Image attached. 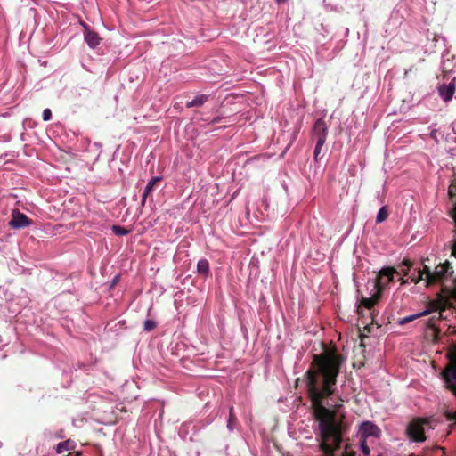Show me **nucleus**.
<instances>
[{
	"mask_svg": "<svg viewBox=\"0 0 456 456\" xmlns=\"http://www.w3.org/2000/svg\"><path fill=\"white\" fill-rule=\"evenodd\" d=\"M344 361L345 358L335 351L314 354L310 367L304 375L311 408L319 423V448L322 452H331L330 442L340 447L342 436L346 430L343 417L338 418L341 404L337 403L331 408L324 405V401L335 394L338 376Z\"/></svg>",
	"mask_w": 456,
	"mask_h": 456,
	"instance_id": "1",
	"label": "nucleus"
},
{
	"mask_svg": "<svg viewBox=\"0 0 456 456\" xmlns=\"http://www.w3.org/2000/svg\"><path fill=\"white\" fill-rule=\"evenodd\" d=\"M453 276V268L452 264L445 260L444 263L438 264L433 272L428 265H424L422 269L419 268L418 274H412L410 279L412 282L418 283L422 280L426 281V286L435 283H444L446 279Z\"/></svg>",
	"mask_w": 456,
	"mask_h": 456,
	"instance_id": "2",
	"label": "nucleus"
},
{
	"mask_svg": "<svg viewBox=\"0 0 456 456\" xmlns=\"http://www.w3.org/2000/svg\"><path fill=\"white\" fill-rule=\"evenodd\" d=\"M437 296L438 297L436 299L428 301V305H426V309L424 312H421L423 316L428 315L431 313L438 312L437 316H432L428 322V328L431 329L434 332L435 339H438L441 334L440 329L436 326L435 322L437 320L445 318L444 316V312L446 309L448 304L446 295L443 293V290Z\"/></svg>",
	"mask_w": 456,
	"mask_h": 456,
	"instance_id": "3",
	"label": "nucleus"
},
{
	"mask_svg": "<svg viewBox=\"0 0 456 456\" xmlns=\"http://www.w3.org/2000/svg\"><path fill=\"white\" fill-rule=\"evenodd\" d=\"M446 357L448 362L441 375L446 389L456 397V343L449 346Z\"/></svg>",
	"mask_w": 456,
	"mask_h": 456,
	"instance_id": "4",
	"label": "nucleus"
},
{
	"mask_svg": "<svg viewBox=\"0 0 456 456\" xmlns=\"http://www.w3.org/2000/svg\"><path fill=\"white\" fill-rule=\"evenodd\" d=\"M428 423L425 419H414L408 424L407 434L408 437L415 443H423L427 439L425 435V425Z\"/></svg>",
	"mask_w": 456,
	"mask_h": 456,
	"instance_id": "5",
	"label": "nucleus"
},
{
	"mask_svg": "<svg viewBox=\"0 0 456 456\" xmlns=\"http://www.w3.org/2000/svg\"><path fill=\"white\" fill-rule=\"evenodd\" d=\"M396 273L397 269L393 266L383 267L376 277L374 284H372L374 289L381 295L383 289H385L390 282H393L394 276Z\"/></svg>",
	"mask_w": 456,
	"mask_h": 456,
	"instance_id": "6",
	"label": "nucleus"
},
{
	"mask_svg": "<svg viewBox=\"0 0 456 456\" xmlns=\"http://www.w3.org/2000/svg\"><path fill=\"white\" fill-rule=\"evenodd\" d=\"M328 127L321 118L315 122L313 127V136L316 140V145L322 148L326 142Z\"/></svg>",
	"mask_w": 456,
	"mask_h": 456,
	"instance_id": "7",
	"label": "nucleus"
},
{
	"mask_svg": "<svg viewBox=\"0 0 456 456\" xmlns=\"http://www.w3.org/2000/svg\"><path fill=\"white\" fill-rule=\"evenodd\" d=\"M32 220L26 215L22 214L19 209H12V218L9 222V225L13 229H21L32 224Z\"/></svg>",
	"mask_w": 456,
	"mask_h": 456,
	"instance_id": "8",
	"label": "nucleus"
},
{
	"mask_svg": "<svg viewBox=\"0 0 456 456\" xmlns=\"http://www.w3.org/2000/svg\"><path fill=\"white\" fill-rule=\"evenodd\" d=\"M84 39L90 48H95L101 42V37L98 33L89 29L87 26H84Z\"/></svg>",
	"mask_w": 456,
	"mask_h": 456,
	"instance_id": "9",
	"label": "nucleus"
},
{
	"mask_svg": "<svg viewBox=\"0 0 456 456\" xmlns=\"http://www.w3.org/2000/svg\"><path fill=\"white\" fill-rule=\"evenodd\" d=\"M374 294L370 297H362L358 306L357 312L360 314V309L364 306L366 309H372L375 304L379 300L381 295L379 292L374 290Z\"/></svg>",
	"mask_w": 456,
	"mask_h": 456,
	"instance_id": "10",
	"label": "nucleus"
},
{
	"mask_svg": "<svg viewBox=\"0 0 456 456\" xmlns=\"http://www.w3.org/2000/svg\"><path fill=\"white\" fill-rule=\"evenodd\" d=\"M455 84L451 82L448 85L441 86L438 89L440 96L447 102L450 101L455 93Z\"/></svg>",
	"mask_w": 456,
	"mask_h": 456,
	"instance_id": "11",
	"label": "nucleus"
},
{
	"mask_svg": "<svg viewBox=\"0 0 456 456\" xmlns=\"http://www.w3.org/2000/svg\"><path fill=\"white\" fill-rule=\"evenodd\" d=\"M159 181H161V178L160 177H157V176L152 177L149 181V183H147L146 187L144 188L143 193L142 195L141 206H144L145 205L147 198L149 197V195L153 191V188L156 185V183H159Z\"/></svg>",
	"mask_w": 456,
	"mask_h": 456,
	"instance_id": "12",
	"label": "nucleus"
},
{
	"mask_svg": "<svg viewBox=\"0 0 456 456\" xmlns=\"http://www.w3.org/2000/svg\"><path fill=\"white\" fill-rule=\"evenodd\" d=\"M197 273L202 277L210 275V265L208 259H200L197 263Z\"/></svg>",
	"mask_w": 456,
	"mask_h": 456,
	"instance_id": "13",
	"label": "nucleus"
},
{
	"mask_svg": "<svg viewBox=\"0 0 456 456\" xmlns=\"http://www.w3.org/2000/svg\"><path fill=\"white\" fill-rule=\"evenodd\" d=\"M362 432L366 436H377L379 429L371 422H365L361 426Z\"/></svg>",
	"mask_w": 456,
	"mask_h": 456,
	"instance_id": "14",
	"label": "nucleus"
},
{
	"mask_svg": "<svg viewBox=\"0 0 456 456\" xmlns=\"http://www.w3.org/2000/svg\"><path fill=\"white\" fill-rule=\"evenodd\" d=\"M208 94H200L192 99L191 102L186 103V108L200 107L208 101Z\"/></svg>",
	"mask_w": 456,
	"mask_h": 456,
	"instance_id": "15",
	"label": "nucleus"
},
{
	"mask_svg": "<svg viewBox=\"0 0 456 456\" xmlns=\"http://www.w3.org/2000/svg\"><path fill=\"white\" fill-rule=\"evenodd\" d=\"M75 447V443L72 442L71 439H66L64 442L60 443L56 446V452L57 453H63L65 451H70L73 450Z\"/></svg>",
	"mask_w": 456,
	"mask_h": 456,
	"instance_id": "16",
	"label": "nucleus"
},
{
	"mask_svg": "<svg viewBox=\"0 0 456 456\" xmlns=\"http://www.w3.org/2000/svg\"><path fill=\"white\" fill-rule=\"evenodd\" d=\"M411 262L409 259H404L399 265V270L395 274H403L404 276L409 275L411 272Z\"/></svg>",
	"mask_w": 456,
	"mask_h": 456,
	"instance_id": "17",
	"label": "nucleus"
},
{
	"mask_svg": "<svg viewBox=\"0 0 456 456\" xmlns=\"http://www.w3.org/2000/svg\"><path fill=\"white\" fill-rule=\"evenodd\" d=\"M451 217L453 219L455 224V232H456V204H454L452 209L450 211ZM452 256L456 257V240H453L452 244L451 246Z\"/></svg>",
	"mask_w": 456,
	"mask_h": 456,
	"instance_id": "18",
	"label": "nucleus"
},
{
	"mask_svg": "<svg viewBox=\"0 0 456 456\" xmlns=\"http://www.w3.org/2000/svg\"><path fill=\"white\" fill-rule=\"evenodd\" d=\"M387 217H388L387 208L386 206L381 207L377 213L376 222L382 223V222L386 221L387 219Z\"/></svg>",
	"mask_w": 456,
	"mask_h": 456,
	"instance_id": "19",
	"label": "nucleus"
},
{
	"mask_svg": "<svg viewBox=\"0 0 456 456\" xmlns=\"http://www.w3.org/2000/svg\"><path fill=\"white\" fill-rule=\"evenodd\" d=\"M112 230H113L114 234L117 235V236L128 235L129 232H130L129 229H126V228H125L123 226H120V225H113L112 226Z\"/></svg>",
	"mask_w": 456,
	"mask_h": 456,
	"instance_id": "20",
	"label": "nucleus"
},
{
	"mask_svg": "<svg viewBox=\"0 0 456 456\" xmlns=\"http://www.w3.org/2000/svg\"><path fill=\"white\" fill-rule=\"evenodd\" d=\"M454 281V288L453 289H447L446 286L443 287V293L446 295V297H452L456 299V279H453Z\"/></svg>",
	"mask_w": 456,
	"mask_h": 456,
	"instance_id": "21",
	"label": "nucleus"
},
{
	"mask_svg": "<svg viewBox=\"0 0 456 456\" xmlns=\"http://www.w3.org/2000/svg\"><path fill=\"white\" fill-rule=\"evenodd\" d=\"M235 421H236V416L233 412V408L231 407L229 409V417H228V425H227L230 431L233 430V425H234Z\"/></svg>",
	"mask_w": 456,
	"mask_h": 456,
	"instance_id": "22",
	"label": "nucleus"
},
{
	"mask_svg": "<svg viewBox=\"0 0 456 456\" xmlns=\"http://www.w3.org/2000/svg\"><path fill=\"white\" fill-rule=\"evenodd\" d=\"M156 329V322L153 320H145L143 322V330L150 332Z\"/></svg>",
	"mask_w": 456,
	"mask_h": 456,
	"instance_id": "23",
	"label": "nucleus"
},
{
	"mask_svg": "<svg viewBox=\"0 0 456 456\" xmlns=\"http://www.w3.org/2000/svg\"><path fill=\"white\" fill-rule=\"evenodd\" d=\"M422 314L421 313H419L417 314H413V315H410V316H407L405 318H403L402 320L399 321V323L400 324H405V323H408V322H411V321L419 318V317H422Z\"/></svg>",
	"mask_w": 456,
	"mask_h": 456,
	"instance_id": "24",
	"label": "nucleus"
},
{
	"mask_svg": "<svg viewBox=\"0 0 456 456\" xmlns=\"http://www.w3.org/2000/svg\"><path fill=\"white\" fill-rule=\"evenodd\" d=\"M448 195L451 199L456 197V180L450 185ZM454 204H456V202Z\"/></svg>",
	"mask_w": 456,
	"mask_h": 456,
	"instance_id": "25",
	"label": "nucleus"
},
{
	"mask_svg": "<svg viewBox=\"0 0 456 456\" xmlns=\"http://www.w3.org/2000/svg\"><path fill=\"white\" fill-rule=\"evenodd\" d=\"M51 118H52V111L50 110V109L44 110V111H43L44 121H49Z\"/></svg>",
	"mask_w": 456,
	"mask_h": 456,
	"instance_id": "26",
	"label": "nucleus"
},
{
	"mask_svg": "<svg viewBox=\"0 0 456 456\" xmlns=\"http://www.w3.org/2000/svg\"><path fill=\"white\" fill-rule=\"evenodd\" d=\"M445 418L448 420H455V424H456V411H453V412L445 411Z\"/></svg>",
	"mask_w": 456,
	"mask_h": 456,
	"instance_id": "27",
	"label": "nucleus"
},
{
	"mask_svg": "<svg viewBox=\"0 0 456 456\" xmlns=\"http://www.w3.org/2000/svg\"><path fill=\"white\" fill-rule=\"evenodd\" d=\"M330 447L331 449V452H324L327 456H334V452L337 451V449H338L339 447H337L336 444H334L333 443H330Z\"/></svg>",
	"mask_w": 456,
	"mask_h": 456,
	"instance_id": "28",
	"label": "nucleus"
},
{
	"mask_svg": "<svg viewBox=\"0 0 456 456\" xmlns=\"http://www.w3.org/2000/svg\"><path fill=\"white\" fill-rule=\"evenodd\" d=\"M445 334H447V335H456V328H455V326L449 325Z\"/></svg>",
	"mask_w": 456,
	"mask_h": 456,
	"instance_id": "29",
	"label": "nucleus"
},
{
	"mask_svg": "<svg viewBox=\"0 0 456 456\" xmlns=\"http://www.w3.org/2000/svg\"><path fill=\"white\" fill-rule=\"evenodd\" d=\"M362 447V452L365 454V455H370V449L369 448L368 445H366L365 444H362L361 445Z\"/></svg>",
	"mask_w": 456,
	"mask_h": 456,
	"instance_id": "30",
	"label": "nucleus"
},
{
	"mask_svg": "<svg viewBox=\"0 0 456 456\" xmlns=\"http://www.w3.org/2000/svg\"><path fill=\"white\" fill-rule=\"evenodd\" d=\"M321 150H322L321 147H319L317 145L315 146V149H314V159H315L316 161L320 159Z\"/></svg>",
	"mask_w": 456,
	"mask_h": 456,
	"instance_id": "31",
	"label": "nucleus"
},
{
	"mask_svg": "<svg viewBox=\"0 0 456 456\" xmlns=\"http://www.w3.org/2000/svg\"><path fill=\"white\" fill-rule=\"evenodd\" d=\"M342 456H355V452L352 451V452H347L346 451Z\"/></svg>",
	"mask_w": 456,
	"mask_h": 456,
	"instance_id": "32",
	"label": "nucleus"
},
{
	"mask_svg": "<svg viewBox=\"0 0 456 456\" xmlns=\"http://www.w3.org/2000/svg\"><path fill=\"white\" fill-rule=\"evenodd\" d=\"M400 281H401V283H402V284H405V283H407V282H408V281H407V280H405V279H403V278H401V279H400Z\"/></svg>",
	"mask_w": 456,
	"mask_h": 456,
	"instance_id": "33",
	"label": "nucleus"
},
{
	"mask_svg": "<svg viewBox=\"0 0 456 456\" xmlns=\"http://www.w3.org/2000/svg\"><path fill=\"white\" fill-rule=\"evenodd\" d=\"M73 454H74V456H82L81 452H75Z\"/></svg>",
	"mask_w": 456,
	"mask_h": 456,
	"instance_id": "34",
	"label": "nucleus"
},
{
	"mask_svg": "<svg viewBox=\"0 0 456 456\" xmlns=\"http://www.w3.org/2000/svg\"><path fill=\"white\" fill-rule=\"evenodd\" d=\"M219 119H217V118L216 119L213 120V123H217Z\"/></svg>",
	"mask_w": 456,
	"mask_h": 456,
	"instance_id": "35",
	"label": "nucleus"
},
{
	"mask_svg": "<svg viewBox=\"0 0 456 456\" xmlns=\"http://www.w3.org/2000/svg\"><path fill=\"white\" fill-rule=\"evenodd\" d=\"M287 0H277L278 3H282V2H285Z\"/></svg>",
	"mask_w": 456,
	"mask_h": 456,
	"instance_id": "36",
	"label": "nucleus"
},
{
	"mask_svg": "<svg viewBox=\"0 0 456 456\" xmlns=\"http://www.w3.org/2000/svg\"><path fill=\"white\" fill-rule=\"evenodd\" d=\"M409 71H411V69H409ZM409 71H405V75H407L409 73Z\"/></svg>",
	"mask_w": 456,
	"mask_h": 456,
	"instance_id": "37",
	"label": "nucleus"
},
{
	"mask_svg": "<svg viewBox=\"0 0 456 456\" xmlns=\"http://www.w3.org/2000/svg\"><path fill=\"white\" fill-rule=\"evenodd\" d=\"M66 456H71V453H69V454H68V455H66Z\"/></svg>",
	"mask_w": 456,
	"mask_h": 456,
	"instance_id": "38",
	"label": "nucleus"
},
{
	"mask_svg": "<svg viewBox=\"0 0 456 456\" xmlns=\"http://www.w3.org/2000/svg\"><path fill=\"white\" fill-rule=\"evenodd\" d=\"M378 456H382L381 454H379Z\"/></svg>",
	"mask_w": 456,
	"mask_h": 456,
	"instance_id": "39",
	"label": "nucleus"
}]
</instances>
